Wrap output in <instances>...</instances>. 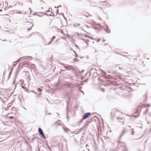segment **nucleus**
<instances>
[{"mask_svg": "<svg viewBox=\"0 0 151 151\" xmlns=\"http://www.w3.org/2000/svg\"><path fill=\"white\" fill-rule=\"evenodd\" d=\"M120 114L119 111V110H117L116 109H113L111 113V115L112 119H113L114 116L116 117Z\"/></svg>", "mask_w": 151, "mask_h": 151, "instance_id": "obj_1", "label": "nucleus"}, {"mask_svg": "<svg viewBox=\"0 0 151 151\" xmlns=\"http://www.w3.org/2000/svg\"><path fill=\"white\" fill-rule=\"evenodd\" d=\"M38 131L41 137L43 139H45L46 137L42 129L41 128H39L38 129Z\"/></svg>", "mask_w": 151, "mask_h": 151, "instance_id": "obj_2", "label": "nucleus"}, {"mask_svg": "<svg viewBox=\"0 0 151 151\" xmlns=\"http://www.w3.org/2000/svg\"><path fill=\"white\" fill-rule=\"evenodd\" d=\"M91 114V113L90 112H88L82 116V118H83V119H86L87 118L89 115H90Z\"/></svg>", "mask_w": 151, "mask_h": 151, "instance_id": "obj_3", "label": "nucleus"}, {"mask_svg": "<svg viewBox=\"0 0 151 151\" xmlns=\"http://www.w3.org/2000/svg\"><path fill=\"white\" fill-rule=\"evenodd\" d=\"M72 66L68 65L67 66H64L65 68V69L68 70H73L74 69L73 68H72Z\"/></svg>", "mask_w": 151, "mask_h": 151, "instance_id": "obj_4", "label": "nucleus"}, {"mask_svg": "<svg viewBox=\"0 0 151 151\" xmlns=\"http://www.w3.org/2000/svg\"><path fill=\"white\" fill-rule=\"evenodd\" d=\"M116 118L118 120L119 122L121 123L123 122L124 119L123 117H121L120 116H117Z\"/></svg>", "mask_w": 151, "mask_h": 151, "instance_id": "obj_5", "label": "nucleus"}, {"mask_svg": "<svg viewBox=\"0 0 151 151\" xmlns=\"http://www.w3.org/2000/svg\"><path fill=\"white\" fill-rule=\"evenodd\" d=\"M126 129L124 130L122 132L121 134L120 135L119 139H120L123 136V135L126 133Z\"/></svg>", "mask_w": 151, "mask_h": 151, "instance_id": "obj_6", "label": "nucleus"}, {"mask_svg": "<svg viewBox=\"0 0 151 151\" xmlns=\"http://www.w3.org/2000/svg\"><path fill=\"white\" fill-rule=\"evenodd\" d=\"M28 57L32 58V57H30V56H29V57H27V56H23V57H22L20 58L19 59V60H20H20H25V59H27Z\"/></svg>", "mask_w": 151, "mask_h": 151, "instance_id": "obj_7", "label": "nucleus"}, {"mask_svg": "<svg viewBox=\"0 0 151 151\" xmlns=\"http://www.w3.org/2000/svg\"><path fill=\"white\" fill-rule=\"evenodd\" d=\"M108 29H109V28H107V29H104V30H105V31L106 32H107L108 33H110V30H109V31H108Z\"/></svg>", "mask_w": 151, "mask_h": 151, "instance_id": "obj_8", "label": "nucleus"}, {"mask_svg": "<svg viewBox=\"0 0 151 151\" xmlns=\"http://www.w3.org/2000/svg\"><path fill=\"white\" fill-rule=\"evenodd\" d=\"M20 61V60H19V59L18 60H17L16 61H15V63H16V64H15V65H16L18 63V62H19Z\"/></svg>", "mask_w": 151, "mask_h": 151, "instance_id": "obj_9", "label": "nucleus"}, {"mask_svg": "<svg viewBox=\"0 0 151 151\" xmlns=\"http://www.w3.org/2000/svg\"><path fill=\"white\" fill-rule=\"evenodd\" d=\"M86 125L84 126L81 129L82 130H84V129H86Z\"/></svg>", "mask_w": 151, "mask_h": 151, "instance_id": "obj_10", "label": "nucleus"}, {"mask_svg": "<svg viewBox=\"0 0 151 151\" xmlns=\"http://www.w3.org/2000/svg\"><path fill=\"white\" fill-rule=\"evenodd\" d=\"M47 42V44H46V45H49L51 43H52V41H49L48 42Z\"/></svg>", "mask_w": 151, "mask_h": 151, "instance_id": "obj_11", "label": "nucleus"}, {"mask_svg": "<svg viewBox=\"0 0 151 151\" xmlns=\"http://www.w3.org/2000/svg\"><path fill=\"white\" fill-rule=\"evenodd\" d=\"M37 91L39 92H42V89L40 88H38L37 89Z\"/></svg>", "mask_w": 151, "mask_h": 151, "instance_id": "obj_12", "label": "nucleus"}, {"mask_svg": "<svg viewBox=\"0 0 151 151\" xmlns=\"http://www.w3.org/2000/svg\"><path fill=\"white\" fill-rule=\"evenodd\" d=\"M85 16L86 17H88L89 16H92V15H89V14H85Z\"/></svg>", "mask_w": 151, "mask_h": 151, "instance_id": "obj_13", "label": "nucleus"}, {"mask_svg": "<svg viewBox=\"0 0 151 151\" xmlns=\"http://www.w3.org/2000/svg\"><path fill=\"white\" fill-rule=\"evenodd\" d=\"M55 36H53V37L51 39V41L52 42L53 40L55 39Z\"/></svg>", "mask_w": 151, "mask_h": 151, "instance_id": "obj_14", "label": "nucleus"}, {"mask_svg": "<svg viewBox=\"0 0 151 151\" xmlns=\"http://www.w3.org/2000/svg\"><path fill=\"white\" fill-rule=\"evenodd\" d=\"M64 130V131L66 132H67V131H68L69 130V129L67 128H65Z\"/></svg>", "mask_w": 151, "mask_h": 151, "instance_id": "obj_15", "label": "nucleus"}, {"mask_svg": "<svg viewBox=\"0 0 151 151\" xmlns=\"http://www.w3.org/2000/svg\"><path fill=\"white\" fill-rule=\"evenodd\" d=\"M97 26H100V29H102V28L103 27H102V26H100V24H97Z\"/></svg>", "mask_w": 151, "mask_h": 151, "instance_id": "obj_16", "label": "nucleus"}, {"mask_svg": "<svg viewBox=\"0 0 151 151\" xmlns=\"http://www.w3.org/2000/svg\"><path fill=\"white\" fill-rule=\"evenodd\" d=\"M74 53L75 54V55H76V57H78V55L77 54V53H76V51H74Z\"/></svg>", "mask_w": 151, "mask_h": 151, "instance_id": "obj_17", "label": "nucleus"}, {"mask_svg": "<svg viewBox=\"0 0 151 151\" xmlns=\"http://www.w3.org/2000/svg\"><path fill=\"white\" fill-rule=\"evenodd\" d=\"M89 42V41L88 40H86L85 41V42L88 45V43L87 42Z\"/></svg>", "mask_w": 151, "mask_h": 151, "instance_id": "obj_18", "label": "nucleus"}, {"mask_svg": "<svg viewBox=\"0 0 151 151\" xmlns=\"http://www.w3.org/2000/svg\"><path fill=\"white\" fill-rule=\"evenodd\" d=\"M33 26V25L32 24V26L30 28H29L27 29V30L28 31H29V30H31V28H32Z\"/></svg>", "mask_w": 151, "mask_h": 151, "instance_id": "obj_19", "label": "nucleus"}, {"mask_svg": "<svg viewBox=\"0 0 151 151\" xmlns=\"http://www.w3.org/2000/svg\"><path fill=\"white\" fill-rule=\"evenodd\" d=\"M148 111V109H147V110H146L144 112V113L145 114H146V113H147V112Z\"/></svg>", "mask_w": 151, "mask_h": 151, "instance_id": "obj_20", "label": "nucleus"}, {"mask_svg": "<svg viewBox=\"0 0 151 151\" xmlns=\"http://www.w3.org/2000/svg\"><path fill=\"white\" fill-rule=\"evenodd\" d=\"M101 71L104 74H106V73L104 71H103V70H101Z\"/></svg>", "mask_w": 151, "mask_h": 151, "instance_id": "obj_21", "label": "nucleus"}, {"mask_svg": "<svg viewBox=\"0 0 151 151\" xmlns=\"http://www.w3.org/2000/svg\"><path fill=\"white\" fill-rule=\"evenodd\" d=\"M83 119H83V118H82V119L80 120V121L79 122L80 123H81V122H82Z\"/></svg>", "mask_w": 151, "mask_h": 151, "instance_id": "obj_22", "label": "nucleus"}, {"mask_svg": "<svg viewBox=\"0 0 151 151\" xmlns=\"http://www.w3.org/2000/svg\"><path fill=\"white\" fill-rule=\"evenodd\" d=\"M86 37H88L91 39H92V37H91L90 36H86Z\"/></svg>", "mask_w": 151, "mask_h": 151, "instance_id": "obj_23", "label": "nucleus"}, {"mask_svg": "<svg viewBox=\"0 0 151 151\" xmlns=\"http://www.w3.org/2000/svg\"><path fill=\"white\" fill-rule=\"evenodd\" d=\"M9 118L11 119H13V117L12 116H10L9 117Z\"/></svg>", "mask_w": 151, "mask_h": 151, "instance_id": "obj_24", "label": "nucleus"}, {"mask_svg": "<svg viewBox=\"0 0 151 151\" xmlns=\"http://www.w3.org/2000/svg\"><path fill=\"white\" fill-rule=\"evenodd\" d=\"M59 11H58V9H57L56 10V14H58V13Z\"/></svg>", "mask_w": 151, "mask_h": 151, "instance_id": "obj_25", "label": "nucleus"}, {"mask_svg": "<svg viewBox=\"0 0 151 151\" xmlns=\"http://www.w3.org/2000/svg\"><path fill=\"white\" fill-rule=\"evenodd\" d=\"M75 61H78V60L76 58H75L74 59Z\"/></svg>", "mask_w": 151, "mask_h": 151, "instance_id": "obj_26", "label": "nucleus"}, {"mask_svg": "<svg viewBox=\"0 0 151 151\" xmlns=\"http://www.w3.org/2000/svg\"><path fill=\"white\" fill-rule=\"evenodd\" d=\"M44 14H46V15H47H47H48V16H51V14L47 15V14H46V13H45V14H44Z\"/></svg>", "mask_w": 151, "mask_h": 151, "instance_id": "obj_27", "label": "nucleus"}, {"mask_svg": "<svg viewBox=\"0 0 151 151\" xmlns=\"http://www.w3.org/2000/svg\"><path fill=\"white\" fill-rule=\"evenodd\" d=\"M32 92H33V93L35 94H36V92H35V91H31Z\"/></svg>", "mask_w": 151, "mask_h": 151, "instance_id": "obj_28", "label": "nucleus"}, {"mask_svg": "<svg viewBox=\"0 0 151 151\" xmlns=\"http://www.w3.org/2000/svg\"><path fill=\"white\" fill-rule=\"evenodd\" d=\"M88 80V79H86V80H85V82H87Z\"/></svg>", "mask_w": 151, "mask_h": 151, "instance_id": "obj_29", "label": "nucleus"}, {"mask_svg": "<svg viewBox=\"0 0 151 151\" xmlns=\"http://www.w3.org/2000/svg\"><path fill=\"white\" fill-rule=\"evenodd\" d=\"M80 92H82L83 93V94H84V92H83V91H81H81H80Z\"/></svg>", "mask_w": 151, "mask_h": 151, "instance_id": "obj_30", "label": "nucleus"}, {"mask_svg": "<svg viewBox=\"0 0 151 151\" xmlns=\"http://www.w3.org/2000/svg\"><path fill=\"white\" fill-rule=\"evenodd\" d=\"M134 134V132L133 131H132V133L131 134L133 135Z\"/></svg>", "mask_w": 151, "mask_h": 151, "instance_id": "obj_31", "label": "nucleus"}, {"mask_svg": "<svg viewBox=\"0 0 151 151\" xmlns=\"http://www.w3.org/2000/svg\"><path fill=\"white\" fill-rule=\"evenodd\" d=\"M63 18L65 19L66 20H66V18L65 17H64V15H63Z\"/></svg>", "mask_w": 151, "mask_h": 151, "instance_id": "obj_32", "label": "nucleus"}, {"mask_svg": "<svg viewBox=\"0 0 151 151\" xmlns=\"http://www.w3.org/2000/svg\"><path fill=\"white\" fill-rule=\"evenodd\" d=\"M61 7V5H59V6H58V7H58V8H59V7Z\"/></svg>", "mask_w": 151, "mask_h": 151, "instance_id": "obj_33", "label": "nucleus"}, {"mask_svg": "<svg viewBox=\"0 0 151 151\" xmlns=\"http://www.w3.org/2000/svg\"><path fill=\"white\" fill-rule=\"evenodd\" d=\"M41 95V93H40L39 94H38V96H40Z\"/></svg>", "mask_w": 151, "mask_h": 151, "instance_id": "obj_34", "label": "nucleus"}, {"mask_svg": "<svg viewBox=\"0 0 151 151\" xmlns=\"http://www.w3.org/2000/svg\"><path fill=\"white\" fill-rule=\"evenodd\" d=\"M76 34H77L78 35V36L79 35V34L78 32L76 33Z\"/></svg>", "mask_w": 151, "mask_h": 151, "instance_id": "obj_35", "label": "nucleus"}, {"mask_svg": "<svg viewBox=\"0 0 151 151\" xmlns=\"http://www.w3.org/2000/svg\"><path fill=\"white\" fill-rule=\"evenodd\" d=\"M123 151H127V149L126 150H124Z\"/></svg>", "mask_w": 151, "mask_h": 151, "instance_id": "obj_36", "label": "nucleus"}, {"mask_svg": "<svg viewBox=\"0 0 151 151\" xmlns=\"http://www.w3.org/2000/svg\"><path fill=\"white\" fill-rule=\"evenodd\" d=\"M49 11H50L48 10V11H46V12H49Z\"/></svg>", "mask_w": 151, "mask_h": 151, "instance_id": "obj_37", "label": "nucleus"}, {"mask_svg": "<svg viewBox=\"0 0 151 151\" xmlns=\"http://www.w3.org/2000/svg\"><path fill=\"white\" fill-rule=\"evenodd\" d=\"M127 127H129V128L131 127L130 126H127Z\"/></svg>", "mask_w": 151, "mask_h": 151, "instance_id": "obj_38", "label": "nucleus"}, {"mask_svg": "<svg viewBox=\"0 0 151 151\" xmlns=\"http://www.w3.org/2000/svg\"><path fill=\"white\" fill-rule=\"evenodd\" d=\"M11 74V73H10L9 74V76H10V75Z\"/></svg>", "mask_w": 151, "mask_h": 151, "instance_id": "obj_39", "label": "nucleus"}, {"mask_svg": "<svg viewBox=\"0 0 151 151\" xmlns=\"http://www.w3.org/2000/svg\"><path fill=\"white\" fill-rule=\"evenodd\" d=\"M2 10L0 9V12L2 11Z\"/></svg>", "mask_w": 151, "mask_h": 151, "instance_id": "obj_40", "label": "nucleus"}, {"mask_svg": "<svg viewBox=\"0 0 151 151\" xmlns=\"http://www.w3.org/2000/svg\"><path fill=\"white\" fill-rule=\"evenodd\" d=\"M131 129L132 130H134V129Z\"/></svg>", "mask_w": 151, "mask_h": 151, "instance_id": "obj_41", "label": "nucleus"}, {"mask_svg": "<svg viewBox=\"0 0 151 151\" xmlns=\"http://www.w3.org/2000/svg\"><path fill=\"white\" fill-rule=\"evenodd\" d=\"M3 41H6V40H3Z\"/></svg>", "mask_w": 151, "mask_h": 151, "instance_id": "obj_42", "label": "nucleus"}, {"mask_svg": "<svg viewBox=\"0 0 151 151\" xmlns=\"http://www.w3.org/2000/svg\"><path fill=\"white\" fill-rule=\"evenodd\" d=\"M105 40H104L103 41V42H105Z\"/></svg>", "mask_w": 151, "mask_h": 151, "instance_id": "obj_43", "label": "nucleus"}, {"mask_svg": "<svg viewBox=\"0 0 151 151\" xmlns=\"http://www.w3.org/2000/svg\"><path fill=\"white\" fill-rule=\"evenodd\" d=\"M55 8H57V7L56 6H55Z\"/></svg>", "mask_w": 151, "mask_h": 151, "instance_id": "obj_44", "label": "nucleus"}, {"mask_svg": "<svg viewBox=\"0 0 151 151\" xmlns=\"http://www.w3.org/2000/svg\"><path fill=\"white\" fill-rule=\"evenodd\" d=\"M38 16L39 17H41V16H40V15H38Z\"/></svg>", "mask_w": 151, "mask_h": 151, "instance_id": "obj_45", "label": "nucleus"}, {"mask_svg": "<svg viewBox=\"0 0 151 151\" xmlns=\"http://www.w3.org/2000/svg\"><path fill=\"white\" fill-rule=\"evenodd\" d=\"M76 46L78 47V46L77 45H76Z\"/></svg>", "mask_w": 151, "mask_h": 151, "instance_id": "obj_46", "label": "nucleus"}, {"mask_svg": "<svg viewBox=\"0 0 151 151\" xmlns=\"http://www.w3.org/2000/svg\"><path fill=\"white\" fill-rule=\"evenodd\" d=\"M51 13H52H52H52V12H51Z\"/></svg>", "mask_w": 151, "mask_h": 151, "instance_id": "obj_47", "label": "nucleus"}, {"mask_svg": "<svg viewBox=\"0 0 151 151\" xmlns=\"http://www.w3.org/2000/svg\"><path fill=\"white\" fill-rule=\"evenodd\" d=\"M95 29H98L97 28H95Z\"/></svg>", "mask_w": 151, "mask_h": 151, "instance_id": "obj_48", "label": "nucleus"}, {"mask_svg": "<svg viewBox=\"0 0 151 151\" xmlns=\"http://www.w3.org/2000/svg\"><path fill=\"white\" fill-rule=\"evenodd\" d=\"M37 96H38V95H36V96L37 97Z\"/></svg>", "mask_w": 151, "mask_h": 151, "instance_id": "obj_49", "label": "nucleus"}, {"mask_svg": "<svg viewBox=\"0 0 151 151\" xmlns=\"http://www.w3.org/2000/svg\"><path fill=\"white\" fill-rule=\"evenodd\" d=\"M6 31V32H9V31H8V30H7V31Z\"/></svg>", "mask_w": 151, "mask_h": 151, "instance_id": "obj_50", "label": "nucleus"}, {"mask_svg": "<svg viewBox=\"0 0 151 151\" xmlns=\"http://www.w3.org/2000/svg\"><path fill=\"white\" fill-rule=\"evenodd\" d=\"M45 42H46V43H47V42H46V41H45Z\"/></svg>", "mask_w": 151, "mask_h": 151, "instance_id": "obj_51", "label": "nucleus"}, {"mask_svg": "<svg viewBox=\"0 0 151 151\" xmlns=\"http://www.w3.org/2000/svg\"><path fill=\"white\" fill-rule=\"evenodd\" d=\"M8 77H9L8 78L9 79V76Z\"/></svg>", "mask_w": 151, "mask_h": 151, "instance_id": "obj_52", "label": "nucleus"}, {"mask_svg": "<svg viewBox=\"0 0 151 151\" xmlns=\"http://www.w3.org/2000/svg\"><path fill=\"white\" fill-rule=\"evenodd\" d=\"M49 9H51V8H49Z\"/></svg>", "mask_w": 151, "mask_h": 151, "instance_id": "obj_53", "label": "nucleus"}, {"mask_svg": "<svg viewBox=\"0 0 151 151\" xmlns=\"http://www.w3.org/2000/svg\"><path fill=\"white\" fill-rule=\"evenodd\" d=\"M148 106H150V105H148Z\"/></svg>", "mask_w": 151, "mask_h": 151, "instance_id": "obj_54", "label": "nucleus"}, {"mask_svg": "<svg viewBox=\"0 0 151 151\" xmlns=\"http://www.w3.org/2000/svg\"><path fill=\"white\" fill-rule=\"evenodd\" d=\"M147 59L148 60H149V58H148Z\"/></svg>", "mask_w": 151, "mask_h": 151, "instance_id": "obj_55", "label": "nucleus"}, {"mask_svg": "<svg viewBox=\"0 0 151 151\" xmlns=\"http://www.w3.org/2000/svg\"><path fill=\"white\" fill-rule=\"evenodd\" d=\"M122 69V68H121V69Z\"/></svg>", "mask_w": 151, "mask_h": 151, "instance_id": "obj_56", "label": "nucleus"}, {"mask_svg": "<svg viewBox=\"0 0 151 151\" xmlns=\"http://www.w3.org/2000/svg\"><path fill=\"white\" fill-rule=\"evenodd\" d=\"M68 106H67V109H68Z\"/></svg>", "mask_w": 151, "mask_h": 151, "instance_id": "obj_57", "label": "nucleus"}, {"mask_svg": "<svg viewBox=\"0 0 151 151\" xmlns=\"http://www.w3.org/2000/svg\"><path fill=\"white\" fill-rule=\"evenodd\" d=\"M29 9H30V10H31V9H30V8H29Z\"/></svg>", "mask_w": 151, "mask_h": 151, "instance_id": "obj_58", "label": "nucleus"}, {"mask_svg": "<svg viewBox=\"0 0 151 151\" xmlns=\"http://www.w3.org/2000/svg\"><path fill=\"white\" fill-rule=\"evenodd\" d=\"M84 32H85V30H84Z\"/></svg>", "mask_w": 151, "mask_h": 151, "instance_id": "obj_59", "label": "nucleus"}, {"mask_svg": "<svg viewBox=\"0 0 151 151\" xmlns=\"http://www.w3.org/2000/svg\"><path fill=\"white\" fill-rule=\"evenodd\" d=\"M57 114H58V113H57Z\"/></svg>", "mask_w": 151, "mask_h": 151, "instance_id": "obj_60", "label": "nucleus"}, {"mask_svg": "<svg viewBox=\"0 0 151 151\" xmlns=\"http://www.w3.org/2000/svg\"><path fill=\"white\" fill-rule=\"evenodd\" d=\"M49 114H50V113H49Z\"/></svg>", "mask_w": 151, "mask_h": 151, "instance_id": "obj_61", "label": "nucleus"}, {"mask_svg": "<svg viewBox=\"0 0 151 151\" xmlns=\"http://www.w3.org/2000/svg\"><path fill=\"white\" fill-rule=\"evenodd\" d=\"M61 125L60 124H59V125Z\"/></svg>", "mask_w": 151, "mask_h": 151, "instance_id": "obj_62", "label": "nucleus"}]
</instances>
